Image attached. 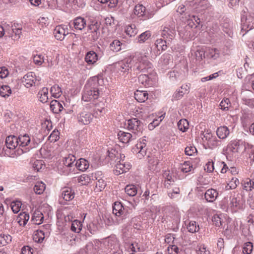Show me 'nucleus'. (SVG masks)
<instances>
[{"label":"nucleus","instance_id":"1","mask_svg":"<svg viewBox=\"0 0 254 254\" xmlns=\"http://www.w3.org/2000/svg\"><path fill=\"white\" fill-rule=\"evenodd\" d=\"M148 53L136 52L130 60L132 62V70L136 74L142 72L153 71L152 64L147 60Z\"/></svg>","mask_w":254,"mask_h":254},{"label":"nucleus","instance_id":"2","mask_svg":"<svg viewBox=\"0 0 254 254\" xmlns=\"http://www.w3.org/2000/svg\"><path fill=\"white\" fill-rule=\"evenodd\" d=\"M220 205L224 211L233 213L244 208L245 200L241 194H235L230 198L229 201L226 198L223 199Z\"/></svg>","mask_w":254,"mask_h":254},{"label":"nucleus","instance_id":"3","mask_svg":"<svg viewBox=\"0 0 254 254\" xmlns=\"http://www.w3.org/2000/svg\"><path fill=\"white\" fill-rule=\"evenodd\" d=\"M99 80L97 77L89 79L84 86L82 100L84 102H93L100 95Z\"/></svg>","mask_w":254,"mask_h":254},{"label":"nucleus","instance_id":"4","mask_svg":"<svg viewBox=\"0 0 254 254\" xmlns=\"http://www.w3.org/2000/svg\"><path fill=\"white\" fill-rule=\"evenodd\" d=\"M6 147H0V156H7L8 157L14 158L18 155H20L26 152L22 149L16 148L19 146L17 136L15 135H9L5 139Z\"/></svg>","mask_w":254,"mask_h":254},{"label":"nucleus","instance_id":"5","mask_svg":"<svg viewBox=\"0 0 254 254\" xmlns=\"http://www.w3.org/2000/svg\"><path fill=\"white\" fill-rule=\"evenodd\" d=\"M157 10L154 5H147L145 6L142 4H137L134 6L133 12L138 18L144 21L153 17Z\"/></svg>","mask_w":254,"mask_h":254},{"label":"nucleus","instance_id":"6","mask_svg":"<svg viewBox=\"0 0 254 254\" xmlns=\"http://www.w3.org/2000/svg\"><path fill=\"white\" fill-rule=\"evenodd\" d=\"M12 38L13 40H17L20 37L22 33V27L18 24H4L3 26L0 25V38L4 34Z\"/></svg>","mask_w":254,"mask_h":254},{"label":"nucleus","instance_id":"7","mask_svg":"<svg viewBox=\"0 0 254 254\" xmlns=\"http://www.w3.org/2000/svg\"><path fill=\"white\" fill-rule=\"evenodd\" d=\"M75 160L76 157L72 154H68L64 157L57 166L59 172L61 174L67 175L73 172Z\"/></svg>","mask_w":254,"mask_h":254},{"label":"nucleus","instance_id":"8","mask_svg":"<svg viewBox=\"0 0 254 254\" xmlns=\"http://www.w3.org/2000/svg\"><path fill=\"white\" fill-rule=\"evenodd\" d=\"M119 155L120 156L121 159L119 161V162L115 166V168L114 170V174L116 175H119L120 174L127 172L130 168V165L129 163H126L123 158H124L125 156L124 155L117 154V156L115 154L112 153L109 154V157L112 160H115L116 158H118Z\"/></svg>","mask_w":254,"mask_h":254},{"label":"nucleus","instance_id":"9","mask_svg":"<svg viewBox=\"0 0 254 254\" xmlns=\"http://www.w3.org/2000/svg\"><path fill=\"white\" fill-rule=\"evenodd\" d=\"M126 127L129 130H131L132 134L135 135L137 137L142 134L143 129V125L142 123L136 118H132L127 120L125 122Z\"/></svg>","mask_w":254,"mask_h":254},{"label":"nucleus","instance_id":"10","mask_svg":"<svg viewBox=\"0 0 254 254\" xmlns=\"http://www.w3.org/2000/svg\"><path fill=\"white\" fill-rule=\"evenodd\" d=\"M113 213L119 218L116 222L117 224L122 223L128 215V212L127 208H125L122 203L119 201L114 203L113 206Z\"/></svg>","mask_w":254,"mask_h":254},{"label":"nucleus","instance_id":"11","mask_svg":"<svg viewBox=\"0 0 254 254\" xmlns=\"http://www.w3.org/2000/svg\"><path fill=\"white\" fill-rule=\"evenodd\" d=\"M41 78L36 76L35 73L29 72L23 77L22 82L26 88L38 86L40 84Z\"/></svg>","mask_w":254,"mask_h":254},{"label":"nucleus","instance_id":"12","mask_svg":"<svg viewBox=\"0 0 254 254\" xmlns=\"http://www.w3.org/2000/svg\"><path fill=\"white\" fill-rule=\"evenodd\" d=\"M138 82L146 87L152 86L156 82V75L152 72L142 73L138 76Z\"/></svg>","mask_w":254,"mask_h":254},{"label":"nucleus","instance_id":"13","mask_svg":"<svg viewBox=\"0 0 254 254\" xmlns=\"http://www.w3.org/2000/svg\"><path fill=\"white\" fill-rule=\"evenodd\" d=\"M147 142L146 136H144L139 139L135 146L132 148L133 153L136 154L139 159L142 158L146 154Z\"/></svg>","mask_w":254,"mask_h":254},{"label":"nucleus","instance_id":"14","mask_svg":"<svg viewBox=\"0 0 254 254\" xmlns=\"http://www.w3.org/2000/svg\"><path fill=\"white\" fill-rule=\"evenodd\" d=\"M94 118V115L92 113L84 109L79 112L76 115L77 121L81 125L90 124Z\"/></svg>","mask_w":254,"mask_h":254},{"label":"nucleus","instance_id":"15","mask_svg":"<svg viewBox=\"0 0 254 254\" xmlns=\"http://www.w3.org/2000/svg\"><path fill=\"white\" fill-rule=\"evenodd\" d=\"M254 28V18L251 15L250 13L245 15L242 14L241 16V30L245 31V33Z\"/></svg>","mask_w":254,"mask_h":254},{"label":"nucleus","instance_id":"16","mask_svg":"<svg viewBox=\"0 0 254 254\" xmlns=\"http://www.w3.org/2000/svg\"><path fill=\"white\" fill-rule=\"evenodd\" d=\"M42 228L35 231L33 239V240L37 243H42L45 238L47 237L50 234V227L49 225H46L43 226Z\"/></svg>","mask_w":254,"mask_h":254},{"label":"nucleus","instance_id":"17","mask_svg":"<svg viewBox=\"0 0 254 254\" xmlns=\"http://www.w3.org/2000/svg\"><path fill=\"white\" fill-rule=\"evenodd\" d=\"M241 141L238 140H231L227 145L226 148L223 149L226 155H233L239 151Z\"/></svg>","mask_w":254,"mask_h":254},{"label":"nucleus","instance_id":"18","mask_svg":"<svg viewBox=\"0 0 254 254\" xmlns=\"http://www.w3.org/2000/svg\"><path fill=\"white\" fill-rule=\"evenodd\" d=\"M170 43L164 39H157L154 43L155 47L153 49V53L155 57L161 54V52L165 51Z\"/></svg>","mask_w":254,"mask_h":254},{"label":"nucleus","instance_id":"19","mask_svg":"<svg viewBox=\"0 0 254 254\" xmlns=\"http://www.w3.org/2000/svg\"><path fill=\"white\" fill-rule=\"evenodd\" d=\"M69 25L71 28H73L75 30H82L86 26V19L81 16H78L69 22Z\"/></svg>","mask_w":254,"mask_h":254},{"label":"nucleus","instance_id":"20","mask_svg":"<svg viewBox=\"0 0 254 254\" xmlns=\"http://www.w3.org/2000/svg\"><path fill=\"white\" fill-rule=\"evenodd\" d=\"M54 34L57 40H63L65 36L68 34L67 26L61 25L56 26L54 29Z\"/></svg>","mask_w":254,"mask_h":254},{"label":"nucleus","instance_id":"21","mask_svg":"<svg viewBox=\"0 0 254 254\" xmlns=\"http://www.w3.org/2000/svg\"><path fill=\"white\" fill-rule=\"evenodd\" d=\"M88 30L90 31V34L88 35L89 40L91 41H96L99 36L100 31L99 30V25L97 22L88 25Z\"/></svg>","mask_w":254,"mask_h":254},{"label":"nucleus","instance_id":"22","mask_svg":"<svg viewBox=\"0 0 254 254\" xmlns=\"http://www.w3.org/2000/svg\"><path fill=\"white\" fill-rule=\"evenodd\" d=\"M18 145L19 147H28V148L34 147L32 145L31 137L27 134H21L17 136Z\"/></svg>","mask_w":254,"mask_h":254},{"label":"nucleus","instance_id":"23","mask_svg":"<svg viewBox=\"0 0 254 254\" xmlns=\"http://www.w3.org/2000/svg\"><path fill=\"white\" fill-rule=\"evenodd\" d=\"M118 137L120 141L125 144H127L137 138L135 135L123 131H120L118 132Z\"/></svg>","mask_w":254,"mask_h":254},{"label":"nucleus","instance_id":"24","mask_svg":"<svg viewBox=\"0 0 254 254\" xmlns=\"http://www.w3.org/2000/svg\"><path fill=\"white\" fill-rule=\"evenodd\" d=\"M161 36L170 43L176 35V31L174 28L165 27L161 31Z\"/></svg>","mask_w":254,"mask_h":254},{"label":"nucleus","instance_id":"25","mask_svg":"<svg viewBox=\"0 0 254 254\" xmlns=\"http://www.w3.org/2000/svg\"><path fill=\"white\" fill-rule=\"evenodd\" d=\"M187 2L190 3V5L194 8L200 7L202 9H205L210 6V2L208 0H192L188 1Z\"/></svg>","mask_w":254,"mask_h":254},{"label":"nucleus","instance_id":"26","mask_svg":"<svg viewBox=\"0 0 254 254\" xmlns=\"http://www.w3.org/2000/svg\"><path fill=\"white\" fill-rule=\"evenodd\" d=\"M190 87L188 85H183L180 88L178 89L173 95V100H178L181 99L185 94L189 93Z\"/></svg>","mask_w":254,"mask_h":254},{"label":"nucleus","instance_id":"27","mask_svg":"<svg viewBox=\"0 0 254 254\" xmlns=\"http://www.w3.org/2000/svg\"><path fill=\"white\" fill-rule=\"evenodd\" d=\"M254 96V93L249 90H244L241 93V97L244 104L248 106L251 105Z\"/></svg>","mask_w":254,"mask_h":254},{"label":"nucleus","instance_id":"28","mask_svg":"<svg viewBox=\"0 0 254 254\" xmlns=\"http://www.w3.org/2000/svg\"><path fill=\"white\" fill-rule=\"evenodd\" d=\"M218 196V192L216 190L209 189L207 190L204 194V197L207 201L209 202H214Z\"/></svg>","mask_w":254,"mask_h":254},{"label":"nucleus","instance_id":"29","mask_svg":"<svg viewBox=\"0 0 254 254\" xmlns=\"http://www.w3.org/2000/svg\"><path fill=\"white\" fill-rule=\"evenodd\" d=\"M104 244L109 249H115L118 246V240L115 235H111L104 240Z\"/></svg>","mask_w":254,"mask_h":254},{"label":"nucleus","instance_id":"30","mask_svg":"<svg viewBox=\"0 0 254 254\" xmlns=\"http://www.w3.org/2000/svg\"><path fill=\"white\" fill-rule=\"evenodd\" d=\"M82 172L85 171L89 167V162L84 158H80L76 161L74 167Z\"/></svg>","mask_w":254,"mask_h":254},{"label":"nucleus","instance_id":"31","mask_svg":"<svg viewBox=\"0 0 254 254\" xmlns=\"http://www.w3.org/2000/svg\"><path fill=\"white\" fill-rule=\"evenodd\" d=\"M230 130L226 126H221L216 130L217 136L220 139L226 138L230 134Z\"/></svg>","mask_w":254,"mask_h":254},{"label":"nucleus","instance_id":"32","mask_svg":"<svg viewBox=\"0 0 254 254\" xmlns=\"http://www.w3.org/2000/svg\"><path fill=\"white\" fill-rule=\"evenodd\" d=\"M98 60V56L97 54L93 51L88 52L85 57V61L88 64H93Z\"/></svg>","mask_w":254,"mask_h":254},{"label":"nucleus","instance_id":"33","mask_svg":"<svg viewBox=\"0 0 254 254\" xmlns=\"http://www.w3.org/2000/svg\"><path fill=\"white\" fill-rule=\"evenodd\" d=\"M62 196L66 201H69L74 197V192L70 188H64L62 192Z\"/></svg>","mask_w":254,"mask_h":254},{"label":"nucleus","instance_id":"34","mask_svg":"<svg viewBox=\"0 0 254 254\" xmlns=\"http://www.w3.org/2000/svg\"><path fill=\"white\" fill-rule=\"evenodd\" d=\"M134 96L138 102H144L148 98V94L145 91L136 90Z\"/></svg>","mask_w":254,"mask_h":254},{"label":"nucleus","instance_id":"35","mask_svg":"<svg viewBox=\"0 0 254 254\" xmlns=\"http://www.w3.org/2000/svg\"><path fill=\"white\" fill-rule=\"evenodd\" d=\"M50 109L53 113L58 114L64 109V107L59 101L54 100L50 103Z\"/></svg>","mask_w":254,"mask_h":254},{"label":"nucleus","instance_id":"36","mask_svg":"<svg viewBox=\"0 0 254 254\" xmlns=\"http://www.w3.org/2000/svg\"><path fill=\"white\" fill-rule=\"evenodd\" d=\"M38 97L41 102L43 103H47L49 100L48 89L46 87H43L39 91Z\"/></svg>","mask_w":254,"mask_h":254},{"label":"nucleus","instance_id":"37","mask_svg":"<svg viewBox=\"0 0 254 254\" xmlns=\"http://www.w3.org/2000/svg\"><path fill=\"white\" fill-rule=\"evenodd\" d=\"M241 184L243 189L246 191H252L254 189V181L250 178H246Z\"/></svg>","mask_w":254,"mask_h":254},{"label":"nucleus","instance_id":"38","mask_svg":"<svg viewBox=\"0 0 254 254\" xmlns=\"http://www.w3.org/2000/svg\"><path fill=\"white\" fill-rule=\"evenodd\" d=\"M43 214L41 212L38 210L34 211L32 217V221L33 223L36 225L41 224L43 222Z\"/></svg>","mask_w":254,"mask_h":254},{"label":"nucleus","instance_id":"39","mask_svg":"<svg viewBox=\"0 0 254 254\" xmlns=\"http://www.w3.org/2000/svg\"><path fill=\"white\" fill-rule=\"evenodd\" d=\"M191 56L196 61L200 62L205 57V52L202 49L197 48L195 51H191Z\"/></svg>","mask_w":254,"mask_h":254},{"label":"nucleus","instance_id":"40","mask_svg":"<svg viewBox=\"0 0 254 254\" xmlns=\"http://www.w3.org/2000/svg\"><path fill=\"white\" fill-rule=\"evenodd\" d=\"M104 105L103 103L95 105V108L94 109L93 113L94 118H98L104 114Z\"/></svg>","mask_w":254,"mask_h":254},{"label":"nucleus","instance_id":"41","mask_svg":"<svg viewBox=\"0 0 254 254\" xmlns=\"http://www.w3.org/2000/svg\"><path fill=\"white\" fill-rule=\"evenodd\" d=\"M152 110L153 108L151 106H148L146 104L142 105L139 108V113L142 114L140 117L143 119L147 118L149 113Z\"/></svg>","mask_w":254,"mask_h":254},{"label":"nucleus","instance_id":"42","mask_svg":"<svg viewBox=\"0 0 254 254\" xmlns=\"http://www.w3.org/2000/svg\"><path fill=\"white\" fill-rule=\"evenodd\" d=\"M171 60V56L168 54H163L158 61V65L162 68L165 67Z\"/></svg>","mask_w":254,"mask_h":254},{"label":"nucleus","instance_id":"43","mask_svg":"<svg viewBox=\"0 0 254 254\" xmlns=\"http://www.w3.org/2000/svg\"><path fill=\"white\" fill-rule=\"evenodd\" d=\"M131 59H128L126 62H122L120 64V70L123 72H126L129 69H132V62H130Z\"/></svg>","mask_w":254,"mask_h":254},{"label":"nucleus","instance_id":"44","mask_svg":"<svg viewBox=\"0 0 254 254\" xmlns=\"http://www.w3.org/2000/svg\"><path fill=\"white\" fill-rule=\"evenodd\" d=\"M206 56L210 58L216 59L219 57V50L216 48H208L205 52Z\"/></svg>","mask_w":254,"mask_h":254},{"label":"nucleus","instance_id":"45","mask_svg":"<svg viewBox=\"0 0 254 254\" xmlns=\"http://www.w3.org/2000/svg\"><path fill=\"white\" fill-rule=\"evenodd\" d=\"M12 241V237L9 234H0V247L4 246L10 243Z\"/></svg>","mask_w":254,"mask_h":254},{"label":"nucleus","instance_id":"46","mask_svg":"<svg viewBox=\"0 0 254 254\" xmlns=\"http://www.w3.org/2000/svg\"><path fill=\"white\" fill-rule=\"evenodd\" d=\"M125 32L130 37L135 36L137 33V30L134 24H129L126 26Z\"/></svg>","mask_w":254,"mask_h":254},{"label":"nucleus","instance_id":"47","mask_svg":"<svg viewBox=\"0 0 254 254\" xmlns=\"http://www.w3.org/2000/svg\"><path fill=\"white\" fill-rule=\"evenodd\" d=\"M88 230L91 233L94 234L98 230V224L97 220L94 219L92 222L87 225Z\"/></svg>","mask_w":254,"mask_h":254},{"label":"nucleus","instance_id":"48","mask_svg":"<svg viewBox=\"0 0 254 254\" xmlns=\"http://www.w3.org/2000/svg\"><path fill=\"white\" fill-rule=\"evenodd\" d=\"M122 43L118 40H114L110 44V49L114 52H118L122 49Z\"/></svg>","mask_w":254,"mask_h":254},{"label":"nucleus","instance_id":"49","mask_svg":"<svg viewBox=\"0 0 254 254\" xmlns=\"http://www.w3.org/2000/svg\"><path fill=\"white\" fill-rule=\"evenodd\" d=\"M164 177L165 181L164 186L166 188H169L171 185L174 182V179L170 175L169 171H166L164 174Z\"/></svg>","mask_w":254,"mask_h":254},{"label":"nucleus","instance_id":"50","mask_svg":"<svg viewBox=\"0 0 254 254\" xmlns=\"http://www.w3.org/2000/svg\"><path fill=\"white\" fill-rule=\"evenodd\" d=\"M46 189V185L42 182H37L34 187L35 192L38 194H42Z\"/></svg>","mask_w":254,"mask_h":254},{"label":"nucleus","instance_id":"51","mask_svg":"<svg viewBox=\"0 0 254 254\" xmlns=\"http://www.w3.org/2000/svg\"><path fill=\"white\" fill-rule=\"evenodd\" d=\"M82 224L81 222L78 220H74L72 222L71 230L74 232L79 233L82 229Z\"/></svg>","mask_w":254,"mask_h":254},{"label":"nucleus","instance_id":"52","mask_svg":"<svg viewBox=\"0 0 254 254\" xmlns=\"http://www.w3.org/2000/svg\"><path fill=\"white\" fill-rule=\"evenodd\" d=\"M151 35L150 31H146L140 34L137 38V42L139 43H143L148 40Z\"/></svg>","mask_w":254,"mask_h":254},{"label":"nucleus","instance_id":"53","mask_svg":"<svg viewBox=\"0 0 254 254\" xmlns=\"http://www.w3.org/2000/svg\"><path fill=\"white\" fill-rule=\"evenodd\" d=\"M77 180L78 182L82 185H87L90 182L91 179L90 174H84L80 176L78 178Z\"/></svg>","mask_w":254,"mask_h":254},{"label":"nucleus","instance_id":"54","mask_svg":"<svg viewBox=\"0 0 254 254\" xmlns=\"http://www.w3.org/2000/svg\"><path fill=\"white\" fill-rule=\"evenodd\" d=\"M180 168L182 172L188 173L193 169V166L191 163L188 161H185L183 164H181Z\"/></svg>","mask_w":254,"mask_h":254},{"label":"nucleus","instance_id":"55","mask_svg":"<svg viewBox=\"0 0 254 254\" xmlns=\"http://www.w3.org/2000/svg\"><path fill=\"white\" fill-rule=\"evenodd\" d=\"M11 94V89L10 87L6 85H2L0 88V95L1 96L6 98L9 96Z\"/></svg>","mask_w":254,"mask_h":254},{"label":"nucleus","instance_id":"56","mask_svg":"<svg viewBox=\"0 0 254 254\" xmlns=\"http://www.w3.org/2000/svg\"><path fill=\"white\" fill-rule=\"evenodd\" d=\"M29 219V216L25 213H20L17 218L18 223L21 226L25 225Z\"/></svg>","mask_w":254,"mask_h":254},{"label":"nucleus","instance_id":"57","mask_svg":"<svg viewBox=\"0 0 254 254\" xmlns=\"http://www.w3.org/2000/svg\"><path fill=\"white\" fill-rule=\"evenodd\" d=\"M125 190L127 194L130 196H133L135 195L137 191L136 187L133 185L127 186L125 189Z\"/></svg>","mask_w":254,"mask_h":254},{"label":"nucleus","instance_id":"58","mask_svg":"<svg viewBox=\"0 0 254 254\" xmlns=\"http://www.w3.org/2000/svg\"><path fill=\"white\" fill-rule=\"evenodd\" d=\"M178 129L182 132H185L189 128V122L186 119H181L178 123Z\"/></svg>","mask_w":254,"mask_h":254},{"label":"nucleus","instance_id":"59","mask_svg":"<svg viewBox=\"0 0 254 254\" xmlns=\"http://www.w3.org/2000/svg\"><path fill=\"white\" fill-rule=\"evenodd\" d=\"M51 93L55 98L60 97L62 93L61 88L58 85H54L51 88Z\"/></svg>","mask_w":254,"mask_h":254},{"label":"nucleus","instance_id":"60","mask_svg":"<svg viewBox=\"0 0 254 254\" xmlns=\"http://www.w3.org/2000/svg\"><path fill=\"white\" fill-rule=\"evenodd\" d=\"M187 229L190 233H193L197 232L199 227L195 221H190L187 225Z\"/></svg>","mask_w":254,"mask_h":254},{"label":"nucleus","instance_id":"61","mask_svg":"<svg viewBox=\"0 0 254 254\" xmlns=\"http://www.w3.org/2000/svg\"><path fill=\"white\" fill-rule=\"evenodd\" d=\"M239 184L240 182L239 179L235 177H233L228 183L226 188H228L227 189H235L239 185Z\"/></svg>","mask_w":254,"mask_h":254},{"label":"nucleus","instance_id":"62","mask_svg":"<svg viewBox=\"0 0 254 254\" xmlns=\"http://www.w3.org/2000/svg\"><path fill=\"white\" fill-rule=\"evenodd\" d=\"M197 254H210V251L202 244L198 245L196 248Z\"/></svg>","mask_w":254,"mask_h":254},{"label":"nucleus","instance_id":"63","mask_svg":"<svg viewBox=\"0 0 254 254\" xmlns=\"http://www.w3.org/2000/svg\"><path fill=\"white\" fill-rule=\"evenodd\" d=\"M253 245L251 242L245 243L243 247L242 252L244 254H250L253 251Z\"/></svg>","mask_w":254,"mask_h":254},{"label":"nucleus","instance_id":"64","mask_svg":"<svg viewBox=\"0 0 254 254\" xmlns=\"http://www.w3.org/2000/svg\"><path fill=\"white\" fill-rule=\"evenodd\" d=\"M200 22V20L198 17L192 15L190 19L188 20V23L191 27H192L193 26L196 27L199 24Z\"/></svg>","mask_w":254,"mask_h":254}]
</instances>
